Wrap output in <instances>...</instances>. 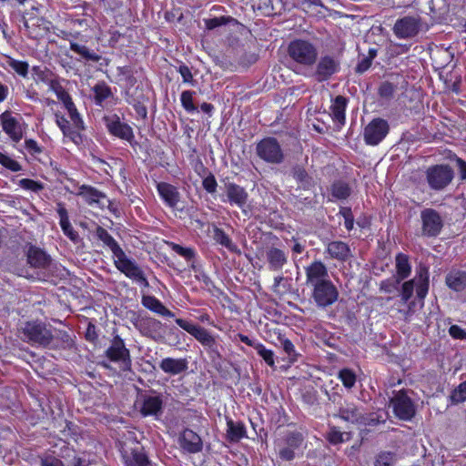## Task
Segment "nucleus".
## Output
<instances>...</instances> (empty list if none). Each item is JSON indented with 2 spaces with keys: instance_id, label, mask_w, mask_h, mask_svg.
I'll return each mask as SVG.
<instances>
[{
  "instance_id": "40",
  "label": "nucleus",
  "mask_w": 466,
  "mask_h": 466,
  "mask_svg": "<svg viewBox=\"0 0 466 466\" xmlns=\"http://www.w3.org/2000/svg\"><path fill=\"white\" fill-rule=\"evenodd\" d=\"M68 112L70 120L72 122L73 127L77 129L78 131L80 129L84 128V123L83 120L77 112V109L75 106V104L73 102L69 103L67 106H65Z\"/></svg>"
},
{
  "instance_id": "24",
  "label": "nucleus",
  "mask_w": 466,
  "mask_h": 466,
  "mask_svg": "<svg viewBox=\"0 0 466 466\" xmlns=\"http://www.w3.org/2000/svg\"><path fill=\"white\" fill-rule=\"evenodd\" d=\"M326 252L329 258L344 261L350 256L349 246L342 241H332L327 245Z\"/></svg>"
},
{
  "instance_id": "33",
  "label": "nucleus",
  "mask_w": 466,
  "mask_h": 466,
  "mask_svg": "<svg viewBox=\"0 0 466 466\" xmlns=\"http://www.w3.org/2000/svg\"><path fill=\"white\" fill-rule=\"evenodd\" d=\"M227 427V437L232 442H238L247 436L246 428L242 422H234L229 420Z\"/></svg>"
},
{
  "instance_id": "58",
  "label": "nucleus",
  "mask_w": 466,
  "mask_h": 466,
  "mask_svg": "<svg viewBox=\"0 0 466 466\" xmlns=\"http://www.w3.org/2000/svg\"><path fill=\"white\" fill-rule=\"evenodd\" d=\"M172 249L178 255H180L187 259L193 258V256H194L193 249L188 248H183L177 244H174L172 247Z\"/></svg>"
},
{
  "instance_id": "52",
  "label": "nucleus",
  "mask_w": 466,
  "mask_h": 466,
  "mask_svg": "<svg viewBox=\"0 0 466 466\" xmlns=\"http://www.w3.org/2000/svg\"><path fill=\"white\" fill-rule=\"evenodd\" d=\"M400 281H398V278L396 279H385L382 280L380 284V289L385 293H392L397 289L398 284Z\"/></svg>"
},
{
  "instance_id": "6",
  "label": "nucleus",
  "mask_w": 466,
  "mask_h": 466,
  "mask_svg": "<svg viewBox=\"0 0 466 466\" xmlns=\"http://www.w3.org/2000/svg\"><path fill=\"white\" fill-rule=\"evenodd\" d=\"M421 27L419 15H406L399 18L393 26V33L399 39H408L415 36Z\"/></svg>"
},
{
  "instance_id": "37",
  "label": "nucleus",
  "mask_w": 466,
  "mask_h": 466,
  "mask_svg": "<svg viewBox=\"0 0 466 466\" xmlns=\"http://www.w3.org/2000/svg\"><path fill=\"white\" fill-rule=\"evenodd\" d=\"M70 48L72 51L82 56L84 58L87 60L93 62H98L100 60V56H98L95 52L90 51L86 46H82L76 43H71Z\"/></svg>"
},
{
  "instance_id": "56",
  "label": "nucleus",
  "mask_w": 466,
  "mask_h": 466,
  "mask_svg": "<svg viewBox=\"0 0 466 466\" xmlns=\"http://www.w3.org/2000/svg\"><path fill=\"white\" fill-rule=\"evenodd\" d=\"M449 334L455 339H466V331L458 325H451Z\"/></svg>"
},
{
  "instance_id": "26",
  "label": "nucleus",
  "mask_w": 466,
  "mask_h": 466,
  "mask_svg": "<svg viewBox=\"0 0 466 466\" xmlns=\"http://www.w3.org/2000/svg\"><path fill=\"white\" fill-rule=\"evenodd\" d=\"M28 263L37 268H45L50 263V258L43 250L31 247L27 251Z\"/></svg>"
},
{
  "instance_id": "17",
  "label": "nucleus",
  "mask_w": 466,
  "mask_h": 466,
  "mask_svg": "<svg viewBox=\"0 0 466 466\" xmlns=\"http://www.w3.org/2000/svg\"><path fill=\"white\" fill-rule=\"evenodd\" d=\"M225 197L221 198L223 202H228L230 205L239 208L244 207L248 200L247 191L242 187L231 182L225 184Z\"/></svg>"
},
{
  "instance_id": "11",
  "label": "nucleus",
  "mask_w": 466,
  "mask_h": 466,
  "mask_svg": "<svg viewBox=\"0 0 466 466\" xmlns=\"http://www.w3.org/2000/svg\"><path fill=\"white\" fill-rule=\"evenodd\" d=\"M422 234L427 237H436L440 234L443 221L440 214L432 209L426 208L420 213Z\"/></svg>"
},
{
  "instance_id": "27",
  "label": "nucleus",
  "mask_w": 466,
  "mask_h": 466,
  "mask_svg": "<svg viewBox=\"0 0 466 466\" xmlns=\"http://www.w3.org/2000/svg\"><path fill=\"white\" fill-rule=\"evenodd\" d=\"M266 257L271 270H279L287 263V255L277 248H268Z\"/></svg>"
},
{
  "instance_id": "51",
  "label": "nucleus",
  "mask_w": 466,
  "mask_h": 466,
  "mask_svg": "<svg viewBox=\"0 0 466 466\" xmlns=\"http://www.w3.org/2000/svg\"><path fill=\"white\" fill-rule=\"evenodd\" d=\"M451 399L456 403L466 401V380L453 390Z\"/></svg>"
},
{
  "instance_id": "10",
  "label": "nucleus",
  "mask_w": 466,
  "mask_h": 466,
  "mask_svg": "<svg viewBox=\"0 0 466 466\" xmlns=\"http://www.w3.org/2000/svg\"><path fill=\"white\" fill-rule=\"evenodd\" d=\"M106 357L119 364L120 368L127 370L130 368L131 360L129 350L126 348L124 341L119 337H115L111 345L106 351Z\"/></svg>"
},
{
  "instance_id": "57",
  "label": "nucleus",
  "mask_w": 466,
  "mask_h": 466,
  "mask_svg": "<svg viewBox=\"0 0 466 466\" xmlns=\"http://www.w3.org/2000/svg\"><path fill=\"white\" fill-rule=\"evenodd\" d=\"M279 454L280 459L284 461H292L295 458V450L286 445L279 448Z\"/></svg>"
},
{
  "instance_id": "9",
  "label": "nucleus",
  "mask_w": 466,
  "mask_h": 466,
  "mask_svg": "<svg viewBox=\"0 0 466 466\" xmlns=\"http://www.w3.org/2000/svg\"><path fill=\"white\" fill-rule=\"evenodd\" d=\"M395 415L403 420H410L415 415V406L407 394L400 390L390 400Z\"/></svg>"
},
{
  "instance_id": "54",
  "label": "nucleus",
  "mask_w": 466,
  "mask_h": 466,
  "mask_svg": "<svg viewBox=\"0 0 466 466\" xmlns=\"http://www.w3.org/2000/svg\"><path fill=\"white\" fill-rule=\"evenodd\" d=\"M202 185L208 193H215L218 187L217 180L211 174L203 179Z\"/></svg>"
},
{
  "instance_id": "4",
  "label": "nucleus",
  "mask_w": 466,
  "mask_h": 466,
  "mask_svg": "<svg viewBox=\"0 0 466 466\" xmlns=\"http://www.w3.org/2000/svg\"><path fill=\"white\" fill-rule=\"evenodd\" d=\"M24 340L32 345L46 347L53 340V334L45 323L39 321H28L21 329Z\"/></svg>"
},
{
  "instance_id": "2",
  "label": "nucleus",
  "mask_w": 466,
  "mask_h": 466,
  "mask_svg": "<svg viewBox=\"0 0 466 466\" xmlns=\"http://www.w3.org/2000/svg\"><path fill=\"white\" fill-rule=\"evenodd\" d=\"M288 54L294 62L305 66H313L318 58L315 45L302 39L291 41L288 46Z\"/></svg>"
},
{
  "instance_id": "61",
  "label": "nucleus",
  "mask_w": 466,
  "mask_h": 466,
  "mask_svg": "<svg viewBox=\"0 0 466 466\" xmlns=\"http://www.w3.org/2000/svg\"><path fill=\"white\" fill-rule=\"evenodd\" d=\"M341 214L343 215L344 218H345V222H344V225H345V228L348 229V230H350L353 228V224H354V218L351 215V212L350 209H343L341 211Z\"/></svg>"
},
{
  "instance_id": "23",
  "label": "nucleus",
  "mask_w": 466,
  "mask_h": 466,
  "mask_svg": "<svg viewBox=\"0 0 466 466\" xmlns=\"http://www.w3.org/2000/svg\"><path fill=\"white\" fill-rule=\"evenodd\" d=\"M159 367L165 373L177 375L187 369V361L185 359L165 358Z\"/></svg>"
},
{
  "instance_id": "12",
  "label": "nucleus",
  "mask_w": 466,
  "mask_h": 466,
  "mask_svg": "<svg viewBox=\"0 0 466 466\" xmlns=\"http://www.w3.org/2000/svg\"><path fill=\"white\" fill-rule=\"evenodd\" d=\"M389 125L386 120L375 118L364 128V140L368 145L376 146L387 136Z\"/></svg>"
},
{
  "instance_id": "21",
  "label": "nucleus",
  "mask_w": 466,
  "mask_h": 466,
  "mask_svg": "<svg viewBox=\"0 0 466 466\" xmlns=\"http://www.w3.org/2000/svg\"><path fill=\"white\" fill-rule=\"evenodd\" d=\"M157 189L168 207L172 208L177 207L180 199V194L176 187L166 182H159L157 185Z\"/></svg>"
},
{
  "instance_id": "30",
  "label": "nucleus",
  "mask_w": 466,
  "mask_h": 466,
  "mask_svg": "<svg viewBox=\"0 0 466 466\" xmlns=\"http://www.w3.org/2000/svg\"><path fill=\"white\" fill-rule=\"evenodd\" d=\"M56 123L63 132L64 136L70 138L74 143L78 144L81 141L79 131L75 127H72L66 117L56 114Z\"/></svg>"
},
{
  "instance_id": "44",
  "label": "nucleus",
  "mask_w": 466,
  "mask_h": 466,
  "mask_svg": "<svg viewBox=\"0 0 466 466\" xmlns=\"http://www.w3.org/2000/svg\"><path fill=\"white\" fill-rule=\"evenodd\" d=\"M327 438L330 443L338 444L348 441L350 439V435L347 432L340 431L336 427H331Z\"/></svg>"
},
{
  "instance_id": "18",
  "label": "nucleus",
  "mask_w": 466,
  "mask_h": 466,
  "mask_svg": "<svg viewBox=\"0 0 466 466\" xmlns=\"http://www.w3.org/2000/svg\"><path fill=\"white\" fill-rule=\"evenodd\" d=\"M179 447L187 453L201 451L203 443L201 438L191 430L183 431L178 437Z\"/></svg>"
},
{
  "instance_id": "64",
  "label": "nucleus",
  "mask_w": 466,
  "mask_h": 466,
  "mask_svg": "<svg viewBox=\"0 0 466 466\" xmlns=\"http://www.w3.org/2000/svg\"><path fill=\"white\" fill-rule=\"evenodd\" d=\"M238 337L241 342L246 343L248 346L253 347L256 350V345H260L261 343L257 340L250 339L248 336L243 334H238Z\"/></svg>"
},
{
  "instance_id": "55",
  "label": "nucleus",
  "mask_w": 466,
  "mask_h": 466,
  "mask_svg": "<svg viewBox=\"0 0 466 466\" xmlns=\"http://www.w3.org/2000/svg\"><path fill=\"white\" fill-rule=\"evenodd\" d=\"M204 22H205L206 27L208 30H212L216 27L225 25L227 23V18L224 16L214 17V18L205 19Z\"/></svg>"
},
{
  "instance_id": "38",
  "label": "nucleus",
  "mask_w": 466,
  "mask_h": 466,
  "mask_svg": "<svg viewBox=\"0 0 466 466\" xmlns=\"http://www.w3.org/2000/svg\"><path fill=\"white\" fill-rule=\"evenodd\" d=\"M95 99L97 105H101L106 99L112 96L110 87L105 83L94 86Z\"/></svg>"
},
{
  "instance_id": "39",
  "label": "nucleus",
  "mask_w": 466,
  "mask_h": 466,
  "mask_svg": "<svg viewBox=\"0 0 466 466\" xmlns=\"http://www.w3.org/2000/svg\"><path fill=\"white\" fill-rule=\"evenodd\" d=\"M6 65L15 71L19 76L26 77L28 75L29 65L25 61L14 59L10 56L6 59Z\"/></svg>"
},
{
  "instance_id": "22",
  "label": "nucleus",
  "mask_w": 466,
  "mask_h": 466,
  "mask_svg": "<svg viewBox=\"0 0 466 466\" xmlns=\"http://www.w3.org/2000/svg\"><path fill=\"white\" fill-rule=\"evenodd\" d=\"M78 195L89 205L97 204L99 206H104L108 202V199L104 193L89 186L84 185L80 187Z\"/></svg>"
},
{
  "instance_id": "20",
  "label": "nucleus",
  "mask_w": 466,
  "mask_h": 466,
  "mask_svg": "<svg viewBox=\"0 0 466 466\" xmlns=\"http://www.w3.org/2000/svg\"><path fill=\"white\" fill-rule=\"evenodd\" d=\"M307 283L312 287L329 280L326 266L321 261H314L306 268Z\"/></svg>"
},
{
  "instance_id": "1",
  "label": "nucleus",
  "mask_w": 466,
  "mask_h": 466,
  "mask_svg": "<svg viewBox=\"0 0 466 466\" xmlns=\"http://www.w3.org/2000/svg\"><path fill=\"white\" fill-rule=\"evenodd\" d=\"M96 234L112 251L116 268L127 278L132 279L141 287L148 288V281L142 269L133 259L126 255L114 238L102 227H97Z\"/></svg>"
},
{
  "instance_id": "60",
  "label": "nucleus",
  "mask_w": 466,
  "mask_h": 466,
  "mask_svg": "<svg viewBox=\"0 0 466 466\" xmlns=\"http://www.w3.org/2000/svg\"><path fill=\"white\" fill-rule=\"evenodd\" d=\"M25 147L32 154H39L42 152L41 147L34 139H26L25 141Z\"/></svg>"
},
{
  "instance_id": "43",
  "label": "nucleus",
  "mask_w": 466,
  "mask_h": 466,
  "mask_svg": "<svg viewBox=\"0 0 466 466\" xmlns=\"http://www.w3.org/2000/svg\"><path fill=\"white\" fill-rule=\"evenodd\" d=\"M50 89L56 95V97L65 106L73 102L70 95L57 82H52Z\"/></svg>"
},
{
  "instance_id": "41",
  "label": "nucleus",
  "mask_w": 466,
  "mask_h": 466,
  "mask_svg": "<svg viewBox=\"0 0 466 466\" xmlns=\"http://www.w3.org/2000/svg\"><path fill=\"white\" fill-rule=\"evenodd\" d=\"M0 165L12 172H18L22 169V166L11 156L0 151Z\"/></svg>"
},
{
  "instance_id": "45",
  "label": "nucleus",
  "mask_w": 466,
  "mask_h": 466,
  "mask_svg": "<svg viewBox=\"0 0 466 466\" xmlns=\"http://www.w3.org/2000/svg\"><path fill=\"white\" fill-rule=\"evenodd\" d=\"M397 461L395 453L383 451L375 460V466H393Z\"/></svg>"
},
{
  "instance_id": "3",
  "label": "nucleus",
  "mask_w": 466,
  "mask_h": 466,
  "mask_svg": "<svg viewBox=\"0 0 466 466\" xmlns=\"http://www.w3.org/2000/svg\"><path fill=\"white\" fill-rule=\"evenodd\" d=\"M414 290L417 298L423 300L429 291V273L426 268L417 272L414 279L405 281L400 289L401 300L406 303L412 297Z\"/></svg>"
},
{
  "instance_id": "50",
  "label": "nucleus",
  "mask_w": 466,
  "mask_h": 466,
  "mask_svg": "<svg viewBox=\"0 0 466 466\" xmlns=\"http://www.w3.org/2000/svg\"><path fill=\"white\" fill-rule=\"evenodd\" d=\"M283 350L288 354L290 361H297L299 354L295 350L294 344L289 339H280Z\"/></svg>"
},
{
  "instance_id": "35",
  "label": "nucleus",
  "mask_w": 466,
  "mask_h": 466,
  "mask_svg": "<svg viewBox=\"0 0 466 466\" xmlns=\"http://www.w3.org/2000/svg\"><path fill=\"white\" fill-rule=\"evenodd\" d=\"M125 466H149L147 456L141 451H132L130 454L123 453Z\"/></svg>"
},
{
  "instance_id": "29",
  "label": "nucleus",
  "mask_w": 466,
  "mask_h": 466,
  "mask_svg": "<svg viewBox=\"0 0 466 466\" xmlns=\"http://www.w3.org/2000/svg\"><path fill=\"white\" fill-rule=\"evenodd\" d=\"M142 304L147 309L156 312L158 315L173 318L174 314L167 309L163 303L153 296H144L142 298Z\"/></svg>"
},
{
  "instance_id": "31",
  "label": "nucleus",
  "mask_w": 466,
  "mask_h": 466,
  "mask_svg": "<svg viewBox=\"0 0 466 466\" xmlns=\"http://www.w3.org/2000/svg\"><path fill=\"white\" fill-rule=\"evenodd\" d=\"M447 286L455 291H461L466 288V272L451 270L446 276Z\"/></svg>"
},
{
  "instance_id": "13",
  "label": "nucleus",
  "mask_w": 466,
  "mask_h": 466,
  "mask_svg": "<svg viewBox=\"0 0 466 466\" xmlns=\"http://www.w3.org/2000/svg\"><path fill=\"white\" fill-rule=\"evenodd\" d=\"M338 297V290L329 279L313 287V299L319 307L333 304Z\"/></svg>"
},
{
  "instance_id": "62",
  "label": "nucleus",
  "mask_w": 466,
  "mask_h": 466,
  "mask_svg": "<svg viewBox=\"0 0 466 466\" xmlns=\"http://www.w3.org/2000/svg\"><path fill=\"white\" fill-rule=\"evenodd\" d=\"M373 56L371 57H364L357 66V72L358 73H364L365 71H367L370 66H371V59H372Z\"/></svg>"
},
{
  "instance_id": "32",
  "label": "nucleus",
  "mask_w": 466,
  "mask_h": 466,
  "mask_svg": "<svg viewBox=\"0 0 466 466\" xmlns=\"http://www.w3.org/2000/svg\"><path fill=\"white\" fill-rule=\"evenodd\" d=\"M346 106L347 100L341 96H338L330 106V115L332 119L339 125H343L345 122Z\"/></svg>"
},
{
  "instance_id": "14",
  "label": "nucleus",
  "mask_w": 466,
  "mask_h": 466,
  "mask_svg": "<svg viewBox=\"0 0 466 466\" xmlns=\"http://www.w3.org/2000/svg\"><path fill=\"white\" fill-rule=\"evenodd\" d=\"M162 400L156 395H141L136 401L135 406L142 416H158L162 410Z\"/></svg>"
},
{
  "instance_id": "15",
  "label": "nucleus",
  "mask_w": 466,
  "mask_h": 466,
  "mask_svg": "<svg viewBox=\"0 0 466 466\" xmlns=\"http://www.w3.org/2000/svg\"><path fill=\"white\" fill-rule=\"evenodd\" d=\"M339 60L333 56H322L316 67L315 76L318 81H325L339 70Z\"/></svg>"
},
{
  "instance_id": "42",
  "label": "nucleus",
  "mask_w": 466,
  "mask_h": 466,
  "mask_svg": "<svg viewBox=\"0 0 466 466\" xmlns=\"http://www.w3.org/2000/svg\"><path fill=\"white\" fill-rule=\"evenodd\" d=\"M338 377L342 382L343 386L347 389H351L356 383V375L350 369H342L339 370Z\"/></svg>"
},
{
  "instance_id": "28",
  "label": "nucleus",
  "mask_w": 466,
  "mask_h": 466,
  "mask_svg": "<svg viewBox=\"0 0 466 466\" xmlns=\"http://www.w3.org/2000/svg\"><path fill=\"white\" fill-rule=\"evenodd\" d=\"M57 213L59 216V224L65 233L71 240L76 241L78 238L77 233L70 224L67 211L63 204H57Z\"/></svg>"
},
{
  "instance_id": "59",
  "label": "nucleus",
  "mask_w": 466,
  "mask_h": 466,
  "mask_svg": "<svg viewBox=\"0 0 466 466\" xmlns=\"http://www.w3.org/2000/svg\"><path fill=\"white\" fill-rule=\"evenodd\" d=\"M178 72L183 78L184 83H191L193 81V75L188 66L182 65L178 67Z\"/></svg>"
},
{
  "instance_id": "46",
  "label": "nucleus",
  "mask_w": 466,
  "mask_h": 466,
  "mask_svg": "<svg viewBox=\"0 0 466 466\" xmlns=\"http://www.w3.org/2000/svg\"><path fill=\"white\" fill-rule=\"evenodd\" d=\"M193 91L187 90L183 91L180 96L182 106L189 113L197 111V107L193 103Z\"/></svg>"
},
{
  "instance_id": "53",
  "label": "nucleus",
  "mask_w": 466,
  "mask_h": 466,
  "mask_svg": "<svg viewBox=\"0 0 466 466\" xmlns=\"http://www.w3.org/2000/svg\"><path fill=\"white\" fill-rule=\"evenodd\" d=\"M302 441L303 438L301 434L293 432L288 435L286 439V445L296 451L301 445Z\"/></svg>"
},
{
  "instance_id": "48",
  "label": "nucleus",
  "mask_w": 466,
  "mask_h": 466,
  "mask_svg": "<svg viewBox=\"0 0 466 466\" xmlns=\"http://www.w3.org/2000/svg\"><path fill=\"white\" fill-rule=\"evenodd\" d=\"M18 184L23 189L35 193L41 191L44 188L42 183L29 178H23L19 180Z\"/></svg>"
},
{
  "instance_id": "8",
  "label": "nucleus",
  "mask_w": 466,
  "mask_h": 466,
  "mask_svg": "<svg viewBox=\"0 0 466 466\" xmlns=\"http://www.w3.org/2000/svg\"><path fill=\"white\" fill-rule=\"evenodd\" d=\"M258 156L268 163L279 164L283 160V153L278 141L273 137L262 139L257 145Z\"/></svg>"
},
{
  "instance_id": "19",
  "label": "nucleus",
  "mask_w": 466,
  "mask_h": 466,
  "mask_svg": "<svg viewBox=\"0 0 466 466\" xmlns=\"http://www.w3.org/2000/svg\"><path fill=\"white\" fill-rule=\"evenodd\" d=\"M105 121L108 131L113 136L127 141H131L134 137L132 128L122 123L116 116L105 117Z\"/></svg>"
},
{
  "instance_id": "34",
  "label": "nucleus",
  "mask_w": 466,
  "mask_h": 466,
  "mask_svg": "<svg viewBox=\"0 0 466 466\" xmlns=\"http://www.w3.org/2000/svg\"><path fill=\"white\" fill-rule=\"evenodd\" d=\"M411 267L407 255L400 253L396 256V278L398 281L408 278L410 274Z\"/></svg>"
},
{
  "instance_id": "47",
  "label": "nucleus",
  "mask_w": 466,
  "mask_h": 466,
  "mask_svg": "<svg viewBox=\"0 0 466 466\" xmlns=\"http://www.w3.org/2000/svg\"><path fill=\"white\" fill-rule=\"evenodd\" d=\"M256 350L268 366L274 367V352L271 350L266 349V347L261 343L260 345H256Z\"/></svg>"
},
{
  "instance_id": "63",
  "label": "nucleus",
  "mask_w": 466,
  "mask_h": 466,
  "mask_svg": "<svg viewBox=\"0 0 466 466\" xmlns=\"http://www.w3.org/2000/svg\"><path fill=\"white\" fill-rule=\"evenodd\" d=\"M42 466H63L62 462L54 457H46L41 461Z\"/></svg>"
},
{
  "instance_id": "25",
  "label": "nucleus",
  "mask_w": 466,
  "mask_h": 466,
  "mask_svg": "<svg viewBox=\"0 0 466 466\" xmlns=\"http://www.w3.org/2000/svg\"><path fill=\"white\" fill-rule=\"evenodd\" d=\"M339 417L348 422L353 424H365L366 418L363 416L362 412L353 404H347L346 406L340 408L339 410Z\"/></svg>"
},
{
  "instance_id": "36",
  "label": "nucleus",
  "mask_w": 466,
  "mask_h": 466,
  "mask_svg": "<svg viewBox=\"0 0 466 466\" xmlns=\"http://www.w3.org/2000/svg\"><path fill=\"white\" fill-rule=\"evenodd\" d=\"M212 238L216 243L225 247L230 251H234L237 248L230 238L221 228L216 226L212 227Z\"/></svg>"
},
{
  "instance_id": "7",
  "label": "nucleus",
  "mask_w": 466,
  "mask_h": 466,
  "mask_svg": "<svg viewBox=\"0 0 466 466\" xmlns=\"http://www.w3.org/2000/svg\"><path fill=\"white\" fill-rule=\"evenodd\" d=\"M0 124L3 131L13 142L17 143L23 138L25 125L10 111L6 110L0 115Z\"/></svg>"
},
{
  "instance_id": "5",
  "label": "nucleus",
  "mask_w": 466,
  "mask_h": 466,
  "mask_svg": "<svg viewBox=\"0 0 466 466\" xmlns=\"http://www.w3.org/2000/svg\"><path fill=\"white\" fill-rule=\"evenodd\" d=\"M425 176L429 187L439 191L444 189L452 181L454 173L448 165H435L427 168Z\"/></svg>"
},
{
  "instance_id": "16",
  "label": "nucleus",
  "mask_w": 466,
  "mask_h": 466,
  "mask_svg": "<svg viewBox=\"0 0 466 466\" xmlns=\"http://www.w3.org/2000/svg\"><path fill=\"white\" fill-rule=\"evenodd\" d=\"M176 323L184 330L192 335L202 345L211 347L215 343L214 338L204 328L190 323L182 319H177Z\"/></svg>"
},
{
  "instance_id": "49",
  "label": "nucleus",
  "mask_w": 466,
  "mask_h": 466,
  "mask_svg": "<svg viewBox=\"0 0 466 466\" xmlns=\"http://www.w3.org/2000/svg\"><path fill=\"white\" fill-rule=\"evenodd\" d=\"M332 195L337 198L344 199L350 195V187L342 182L335 183L332 186Z\"/></svg>"
}]
</instances>
